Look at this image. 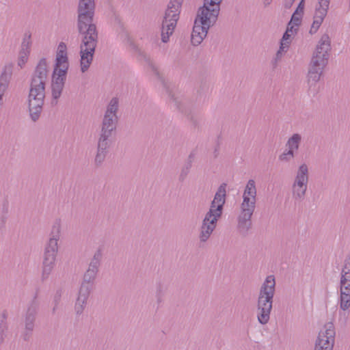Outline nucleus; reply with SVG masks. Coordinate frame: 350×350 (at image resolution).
<instances>
[{
  "instance_id": "nucleus-1",
  "label": "nucleus",
  "mask_w": 350,
  "mask_h": 350,
  "mask_svg": "<svg viewBox=\"0 0 350 350\" xmlns=\"http://www.w3.org/2000/svg\"><path fill=\"white\" fill-rule=\"evenodd\" d=\"M95 10L96 2L79 1L77 28L81 36L80 67L82 72L89 69L98 42V32L94 22Z\"/></svg>"
},
{
  "instance_id": "nucleus-2",
  "label": "nucleus",
  "mask_w": 350,
  "mask_h": 350,
  "mask_svg": "<svg viewBox=\"0 0 350 350\" xmlns=\"http://www.w3.org/2000/svg\"><path fill=\"white\" fill-rule=\"evenodd\" d=\"M49 72L47 61L42 58L31 75L28 103L30 117L33 122L38 120L42 110Z\"/></svg>"
},
{
  "instance_id": "nucleus-3",
  "label": "nucleus",
  "mask_w": 350,
  "mask_h": 350,
  "mask_svg": "<svg viewBox=\"0 0 350 350\" xmlns=\"http://www.w3.org/2000/svg\"><path fill=\"white\" fill-rule=\"evenodd\" d=\"M275 291V280L273 275L266 277L262 284L257 302L258 322L262 325L267 324L270 319L273 308V299Z\"/></svg>"
},
{
  "instance_id": "nucleus-4",
  "label": "nucleus",
  "mask_w": 350,
  "mask_h": 350,
  "mask_svg": "<svg viewBox=\"0 0 350 350\" xmlns=\"http://www.w3.org/2000/svg\"><path fill=\"white\" fill-rule=\"evenodd\" d=\"M183 0H170L162 21L161 40L167 42L172 35L179 18Z\"/></svg>"
},
{
  "instance_id": "nucleus-5",
  "label": "nucleus",
  "mask_w": 350,
  "mask_h": 350,
  "mask_svg": "<svg viewBox=\"0 0 350 350\" xmlns=\"http://www.w3.org/2000/svg\"><path fill=\"white\" fill-rule=\"evenodd\" d=\"M256 200L243 199L240 213L237 217V230L240 234L246 236L252 228V217L256 208Z\"/></svg>"
},
{
  "instance_id": "nucleus-6",
  "label": "nucleus",
  "mask_w": 350,
  "mask_h": 350,
  "mask_svg": "<svg viewBox=\"0 0 350 350\" xmlns=\"http://www.w3.org/2000/svg\"><path fill=\"white\" fill-rule=\"evenodd\" d=\"M340 308L346 310L350 307V256L345 260L340 281Z\"/></svg>"
},
{
  "instance_id": "nucleus-7",
  "label": "nucleus",
  "mask_w": 350,
  "mask_h": 350,
  "mask_svg": "<svg viewBox=\"0 0 350 350\" xmlns=\"http://www.w3.org/2000/svg\"><path fill=\"white\" fill-rule=\"evenodd\" d=\"M219 3H207L204 1L203 7L200 8L197 14L195 23L207 28L212 27L217 21L219 13Z\"/></svg>"
},
{
  "instance_id": "nucleus-8",
  "label": "nucleus",
  "mask_w": 350,
  "mask_h": 350,
  "mask_svg": "<svg viewBox=\"0 0 350 350\" xmlns=\"http://www.w3.org/2000/svg\"><path fill=\"white\" fill-rule=\"evenodd\" d=\"M326 66L317 61L310 60L306 76L308 92L310 94L315 95L318 93L319 90L318 83Z\"/></svg>"
},
{
  "instance_id": "nucleus-9",
  "label": "nucleus",
  "mask_w": 350,
  "mask_h": 350,
  "mask_svg": "<svg viewBox=\"0 0 350 350\" xmlns=\"http://www.w3.org/2000/svg\"><path fill=\"white\" fill-rule=\"evenodd\" d=\"M226 184L221 185L215 194L214 198L211 203L208 211L205 217L217 221L221 218L226 202Z\"/></svg>"
},
{
  "instance_id": "nucleus-10",
  "label": "nucleus",
  "mask_w": 350,
  "mask_h": 350,
  "mask_svg": "<svg viewBox=\"0 0 350 350\" xmlns=\"http://www.w3.org/2000/svg\"><path fill=\"white\" fill-rule=\"evenodd\" d=\"M61 232L62 222L59 219H57L53 222L51 227L49 239L45 245L43 256L57 257L59 250L58 241L61 237Z\"/></svg>"
},
{
  "instance_id": "nucleus-11",
  "label": "nucleus",
  "mask_w": 350,
  "mask_h": 350,
  "mask_svg": "<svg viewBox=\"0 0 350 350\" xmlns=\"http://www.w3.org/2000/svg\"><path fill=\"white\" fill-rule=\"evenodd\" d=\"M335 328L332 323L329 322L324 326L316 342L314 349L319 350H333L335 342Z\"/></svg>"
},
{
  "instance_id": "nucleus-12",
  "label": "nucleus",
  "mask_w": 350,
  "mask_h": 350,
  "mask_svg": "<svg viewBox=\"0 0 350 350\" xmlns=\"http://www.w3.org/2000/svg\"><path fill=\"white\" fill-rule=\"evenodd\" d=\"M331 50L330 38L327 33H324L321 37L316 50L314 52L311 60H314L324 65H327L329 58V51Z\"/></svg>"
},
{
  "instance_id": "nucleus-13",
  "label": "nucleus",
  "mask_w": 350,
  "mask_h": 350,
  "mask_svg": "<svg viewBox=\"0 0 350 350\" xmlns=\"http://www.w3.org/2000/svg\"><path fill=\"white\" fill-rule=\"evenodd\" d=\"M38 310V304L35 301H31L24 315V332L22 337L24 340H29L34 329L35 321Z\"/></svg>"
},
{
  "instance_id": "nucleus-14",
  "label": "nucleus",
  "mask_w": 350,
  "mask_h": 350,
  "mask_svg": "<svg viewBox=\"0 0 350 350\" xmlns=\"http://www.w3.org/2000/svg\"><path fill=\"white\" fill-rule=\"evenodd\" d=\"M69 68V62L66 44L61 42L57 46L53 75L66 76Z\"/></svg>"
},
{
  "instance_id": "nucleus-15",
  "label": "nucleus",
  "mask_w": 350,
  "mask_h": 350,
  "mask_svg": "<svg viewBox=\"0 0 350 350\" xmlns=\"http://www.w3.org/2000/svg\"><path fill=\"white\" fill-rule=\"evenodd\" d=\"M331 0H318L315 5L313 16V22L310 29V33L314 34L317 32L324 18L327 16Z\"/></svg>"
},
{
  "instance_id": "nucleus-16",
  "label": "nucleus",
  "mask_w": 350,
  "mask_h": 350,
  "mask_svg": "<svg viewBox=\"0 0 350 350\" xmlns=\"http://www.w3.org/2000/svg\"><path fill=\"white\" fill-rule=\"evenodd\" d=\"M92 290L83 286H80L76 298L74 311L77 316H81L88 305V300Z\"/></svg>"
},
{
  "instance_id": "nucleus-17",
  "label": "nucleus",
  "mask_w": 350,
  "mask_h": 350,
  "mask_svg": "<svg viewBox=\"0 0 350 350\" xmlns=\"http://www.w3.org/2000/svg\"><path fill=\"white\" fill-rule=\"evenodd\" d=\"M217 221L204 216L200 228L199 240L201 243L206 242L217 226Z\"/></svg>"
},
{
  "instance_id": "nucleus-18",
  "label": "nucleus",
  "mask_w": 350,
  "mask_h": 350,
  "mask_svg": "<svg viewBox=\"0 0 350 350\" xmlns=\"http://www.w3.org/2000/svg\"><path fill=\"white\" fill-rule=\"evenodd\" d=\"M208 29L209 28H207L201 25L196 24L194 22L193 31L191 33L192 44L194 46H198L200 44L203 40L206 38Z\"/></svg>"
},
{
  "instance_id": "nucleus-19",
  "label": "nucleus",
  "mask_w": 350,
  "mask_h": 350,
  "mask_svg": "<svg viewBox=\"0 0 350 350\" xmlns=\"http://www.w3.org/2000/svg\"><path fill=\"white\" fill-rule=\"evenodd\" d=\"M66 76L60 75H53L52 82V96L55 100H57L62 92Z\"/></svg>"
},
{
  "instance_id": "nucleus-20",
  "label": "nucleus",
  "mask_w": 350,
  "mask_h": 350,
  "mask_svg": "<svg viewBox=\"0 0 350 350\" xmlns=\"http://www.w3.org/2000/svg\"><path fill=\"white\" fill-rule=\"evenodd\" d=\"M118 116L105 114L102 122L100 133L112 135L113 131L116 128Z\"/></svg>"
},
{
  "instance_id": "nucleus-21",
  "label": "nucleus",
  "mask_w": 350,
  "mask_h": 350,
  "mask_svg": "<svg viewBox=\"0 0 350 350\" xmlns=\"http://www.w3.org/2000/svg\"><path fill=\"white\" fill-rule=\"evenodd\" d=\"M309 181V167L307 163H302L299 165L295 172L293 183L308 184Z\"/></svg>"
},
{
  "instance_id": "nucleus-22",
  "label": "nucleus",
  "mask_w": 350,
  "mask_h": 350,
  "mask_svg": "<svg viewBox=\"0 0 350 350\" xmlns=\"http://www.w3.org/2000/svg\"><path fill=\"white\" fill-rule=\"evenodd\" d=\"M55 257L43 256L42 267V280H46L49 278L55 266Z\"/></svg>"
},
{
  "instance_id": "nucleus-23",
  "label": "nucleus",
  "mask_w": 350,
  "mask_h": 350,
  "mask_svg": "<svg viewBox=\"0 0 350 350\" xmlns=\"http://www.w3.org/2000/svg\"><path fill=\"white\" fill-rule=\"evenodd\" d=\"M308 189V184L295 183L292 184V197L295 201H301L304 199Z\"/></svg>"
},
{
  "instance_id": "nucleus-24",
  "label": "nucleus",
  "mask_w": 350,
  "mask_h": 350,
  "mask_svg": "<svg viewBox=\"0 0 350 350\" xmlns=\"http://www.w3.org/2000/svg\"><path fill=\"white\" fill-rule=\"evenodd\" d=\"M257 189L256 187V183L253 179H250L247 181L242 198L243 199H250V200H257L256 198Z\"/></svg>"
},
{
  "instance_id": "nucleus-25",
  "label": "nucleus",
  "mask_w": 350,
  "mask_h": 350,
  "mask_svg": "<svg viewBox=\"0 0 350 350\" xmlns=\"http://www.w3.org/2000/svg\"><path fill=\"white\" fill-rule=\"evenodd\" d=\"M301 142V136L299 133H294L286 142L287 150L292 151L296 154Z\"/></svg>"
},
{
  "instance_id": "nucleus-26",
  "label": "nucleus",
  "mask_w": 350,
  "mask_h": 350,
  "mask_svg": "<svg viewBox=\"0 0 350 350\" xmlns=\"http://www.w3.org/2000/svg\"><path fill=\"white\" fill-rule=\"evenodd\" d=\"M116 31L118 32V38L122 42L128 45L132 44V40L130 36V34L122 23L120 21L118 22V25L117 27Z\"/></svg>"
},
{
  "instance_id": "nucleus-27",
  "label": "nucleus",
  "mask_w": 350,
  "mask_h": 350,
  "mask_svg": "<svg viewBox=\"0 0 350 350\" xmlns=\"http://www.w3.org/2000/svg\"><path fill=\"white\" fill-rule=\"evenodd\" d=\"M111 135L100 133L98 139L97 150L107 153L111 144Z\"/></svg>"
},
{
  "instance_id": "nucleus-28",
  "label": "nucleus",
  "mask_w": 350,
  "mask_h": 350,
  "mask_svg": "<svg viewBox=\"0 0 350 350\" xmlns=\"http://www.w3.org/2000/svg\"><path fill=\"white\" fill-rule=\"evenodd\" d=\"M102 252L100 250H97L94 252L92 258L90 259L88 269L90 271H93L95 273H98L99 271V267L100 266Z\"/></svg>"
},
{
  "instance_id": "nucleus-29",
  "label": "nucleus",
  "mask_w": 350,
  "mask_h": 350,
  "mask_svg": "<svg viewBox=\"0 0 350 350\" xmlns=\"http://www.w3.org/2000/svg\"><path fill=\"white\" fill-rule=\"evenodd\" d=\"M97 274L98 273H95L94 271H90L88 269H87L86 271L83 275V281L80 286H84L88 289L92 290L93 284L95 279L96 278Z\"/></svg>"
},
{
  "instance_id": "nucleus-30",
  "label": "nucleus",
  "mask_w": 350,
  "mask_h": 350,
  "mask_svg": "<svg viewBox=\"0 0 350 350\" xmlns=\"http://www.w3.org/2000/svg\"><path fill=\"white\" fill-rule=\"evenodd\" d=\"M289 46V42L287 43H280L279 49L275 53L274 58L272 60V64L274 66H276L279 62L282 59V57L287 52Z\"/></svg>"
},
{
  "instance_id": "nucleus-31",
  "label": "nucleus",
  "mask_w": 350,
  "mask_h": 350,
  "mask_svg": "<svg viewBox=\"0 0 350 350\" xmlns=\"http://www.w3.org/2000/svg\"><path fill=\"white\" fill-rule=\"evenodd\" d=\"M119 108V100L118 98L114 97L109 101L107 110L105 113L106 115H111L113 116H117L116 113Z\"/></svg>"
},
{
  "instance_id": "nucleus-32",
  "label": "nucleus",
  "mask_w": 350,
  "mask_h": 350,
  "mask_svg": "<svg viewBox=\"0 0 350 350\" xmlns=\"http://www.w3.org/2000/svg\"><path fill=\"white\" fill-rule=\"evenodd\" d=\"M32 41H31V33L29 31L25 33L23 41L21 43V49L31 51Z\"/></svg>"
},
{
  "instance_id": "nucleus-33",
  "label": "nucleus",
  "mask_w": 350,
  "mask_h": 350,
  "mask_svg": "<svg viewBox=\"0 0 350 350\" xmlns=\"http://www.w3.org/2000/svg\"><path fill=\"white\" fill-rule=\"evenodd\" d=\"M29 53H30V51H28V50L25 51V49H21V50L19 51V54H18V66H20L21 68H23L24 66V65L27 62Z\"/></svg>"
},
{
  "instance_id": "nucleus-34",
  "label": "nucleus",
  "mask_w": 350,
  "mask_h": 350,
  "mask_svg": "<svg viewBox=\"0 0 350 350\" xmlns=\"http://www.w3.org/2000/svg\"><path fill=\"white\" fill-rule=\"evenodd\" d=\"M295 154L292 152V151L286 149L279 155L278 159L280 161L283 163H289L295 158Z\"/></svg>"
},
{
  "instance_id": "nucleus-35",
  "label": "nucleus",
  "mask_w": 350,
  "mask_h": 350,
  "mask_svg": "<svg viewBox=\"0 0 350 350\" xmlns=\"http://www.w3.org/2000/svg\"><path fill=\"white\" fill-rule=\"evenodd\" d=\"M107 152L97 150L94 159V164L96 167H100L105 160Z\"/></svg>"
},
{
  "instance_id": "nucleus-36",
  "label": "nucleus",
  "mask_w": 350,
  "mask_h": 350,
  "mask_svg": "<svg viewBox=\"0 0 350 350\" xmlns=\"http://www.w3.org/2000/svg\"><path fill=\"white\" fill-rule=\"evenodd\" d=\"M62 290L61 289H58L56 291L54 296H53V312L55 313L56 309L58 307V305L60 302V300H61V298H62Z\"/></svg>"
},
{
  "instance_id": "nucleus-37",
  "label": "nucleus",
  "mask_w": 350,
  "mask_h": 350,
  "mask_svg": "<svg viewBox=\"0 0 350 350\" xmlns=\"http://www.w3.org/2000/svg\"><path fill=\"white\" fill-rule=\"evenodd\" d=\"M301 18L302 15H295V14L293 13L291 21L289 22V25H291L293 24L297 27H299L301 21Z\"/></svg>"
},
{
  "instance_id": "nucleus-38",
  "label": "nucleus",
  "mask_w": 350,
  "mask_h": 350,
  "mask_svg": "<svg viewBox=\"0 0 350 350\" xmlns=\"http://www.w3.org/2000/svg\"><path fill=\"white\" fill-rule=\"evenodd\" d=\"M191 167V164L188 163L185 167H183L181 170L180 174V179L183 180L185 177L187 176L189 169Z\"/></svg>"
},
{
  "instance_id": "nucleus-39",
  "label": "nucleus",
  "mask_w": 350,
  "mask_h": 350,
  "mask_svg": "<svg viewBox=\"0 0 350 350\" xmlns=\"http://www.w3.org/2000/svg\"><path fill=\"white\" fill-rule=\"evenodd\" d=\"M297 29H298V27H297L293 24L291 25H290L288 23V26H287L286 31H288V33H290L292 36L293 34L296 33Z\"/></svg>"
},
{
  "instance_id": "nucleus-40",
  "label": "nucleus",
  "mask_w": 350,
  "mask_h": 350,
  "mask_svg": "<svg viewBox=\"0 0 350 350\" xmlns=\"http://www.w3.org/2000/svg\"><path fill=\"white\" fill-rule=\"evenodd\" d=\"M291 36V34L290 33H288V31H286L282 36L280 43H287V42H290L289 40H290Z\"/></svg>"
},
{
  "instance_id": "nucleus-41",
  "label": "nucleus",
  "mask_w": 350,
  "mask_h": 350,
  "mask_svg": "<svg viewBox=\"0 0 350 350\" xmlns=\"http://www.w3.org/2000/svg\"><path fill=\"white\" fill-rule=\"evenodd\" d=\"M295 0H284V6L285 8H290Z\"/></svg>"
},
{
  "instance_id": "nucleus-42",
  "label": "nucleus",
  "mask_w": 350,
  "mask_h": 350,
  "mask_svg": "<svg viewBox=\"0 0 350 350\" xmlns=\"http://www.w3.org/2000/svg\"><path fill=\"white\" fill-rule=\"evenodd\" d=\"M304 9V8H301V6H297L294 13L295 14V15H303Z\"/></svg>"
},
{
  "instance_id": "nucleus-43",
  "label": "nucleus",
  "mask_w": 350,
  "mask_h": 350,
  "mask_svg": "<svg viewBox=\"0 0 350 350\" xmlns=\"http://www.w3.org/2000/svg\"><path fill=\"white\" fill-rule=\"evenodd\" d=\"M205 1L206 2V4L207 3H219L220 4L221 2L222 1V0H205Z\"/></svg>"
},
{
  "instance_id": "nucleus-44",
  "label": "nucleus",
  "mask_w": 350,
  "mask_h": 350,
  "mask_svg": "<svg viewBox=\"0 0 350 350\" xmlns=\"http://www.w3.org/2000/svg\"><path fill=\"white\" fill-rule=\"evenodd\" d=\"M271 1H272V0H262V3H263V5H265V7H267L269 5H270Z\"/></svg>"
},
{
  "instance_id": "nucleus-45",
  "label": "nucleus",
  "mask_w": 350,
  "mask_h": 350,
  "mask_svg": "<svg viewBox=\"0 0 350 350\" xmlns=\"http://www.w3.org/2000/svg\"><path fill=\"white\" fill-rule=\"evenodd\" d=\"M3 340V330L0 331V343Z\"/></svg>"
},
{
  "instance_id": "nucleus-46",
  "label": "nucleus",
  "mask_w": 350,
  "mask_h": 350,
  "mask_svg": "<svg viewBox=\"0 0 350 350\" xmlns=\"http://www.w3.org/2000/svg\"><path fill=\"white\" fill-rule=\"evenodd\" d=\"M304 2H305V0H301L299 2L298 6H301V8H304Z\"/></svg>"
},
{
  "instance_id": "nucleus-47",
  "label": "nucleus",
  "mask_w": 350,
  "mask_h": 350,
  "mask_svg": "<svg viewBox=\"0 0 350 350\" xmlns=\"http://www.w3.org/2000/svg\"><path fill=\"white\" fill-rule=\"evenodd\" d=\"M304 2H305V0H301L299 2L298 6H301V8H304Z\"/></svg>"
},
{
  "instance_id": "nucleus-48",
  "label": "nucleus",
  "mask_w": 350,
  "mask_h": 350,
  "mask_svg": "<svg viewBox=\"0 0 350 350\" xmlns=\"http://www.w3.org/2000/svg\"><path fill=\"white\" fill-rule=\"evenodd\" d=\"M152 69H153V70H154V72H155V73H156V74H158V73H157V70L154 68V67H152Z\"/></svg>"
},
{
  "instance_id": "nucleus-49",
  "label": "nucleus",
  "mask_w": 350,
  "mask_h": 350,
  "mask_svg": "<svg viewBox=\"0 0 350 350\" xmlns=\"http://www.w3.org/2000/svg\"><path fill=\"white\" fill-rule=\"evenodd\" d=\"M314 350H319V349H314Z\"/></svg>"
}]
</instances>
